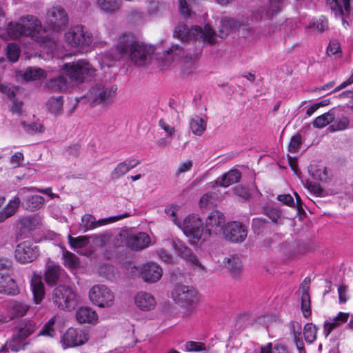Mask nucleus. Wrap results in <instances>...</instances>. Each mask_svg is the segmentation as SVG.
I'll use <instances>...</instances> for the list:
<instances>
[{
	"instance_id": "obj_1",
	"label": "nucleus",
	"mask_w": 353,
	"mask_h": 353,
	"mask_svg": "<svg viewBox=\"0 0 353 353\" xmlns=\"http://www.w3.org/2000/svg\"><path fill=\"white\" fill-rule=\"evenodd\" d=\"M119 58L131 61L137 66L145 65L154 52V49L137 39L132 34H123L115 46Z\"/></svg>"
},
{
	"instance_id": "obj_2",
	"label": "nucleus",
	"mask_w": 353,
	"mask_h": 353,
	"mask_svg": "<svg viewBox=\"0 0 353 353\" xmlns=\"http://www.w3.org/2000/svg\"><path fill=\"white\" fill-rule=\"evenodd\" d=\"M7 32L11 39H16L23 36L30 37L33 40L49 46L52 52L56 46L54 40H52L42 28L40 21L35 17L28 15L21 17L18 22H10L7 27Z\"/></svg>"
},
{
	"instance_id": "obj_3",
	"label": "nucleus",
	"mask_w": 353,
	"mask_h": 353,
	"mask_svg": "<svg viewBox=\"0 0 353 353\" xmlns=\"http://www.w3.org/2000/svg\"><path fill=\"white\" fill-rule=\"evenodd\" d=\"M174 35L183 41L200 39L210 44L216 43L215 32L208 24L203 27L195 26L190 29L187 25L180 23L175 28Z\"/></svg>"
},
{
	"instance_id": "obj_4",
	"label": "nucleus",
	"mask_w": 353,
	"mask_h": 353,
	"mask_svg": "<svg viewBox=\"0 0 353 353\" xmlns=\"http://www.w3.org/2000/svg\"><path fill=\"white\" fill-rule=\"evenodd\" d=\"M172 221L179 228H181L184 234L190 239L192 244H196L199 241H204L205 229L202 220L195 214L188 216L183 222L178 221L175 218V212L171 213Z\"/></svg>"
},
{
	"instance_id": "obj_5",
	"label": "nucleus",
	"mask_w": 353,
	"mask_h": 353,
	"mask_svg": "<svg viewBox=\"0 0 353 353\" xmlns=\"http://www.w3.org/2000/svg\"><path fill=\"white\" fill-rule=\"evenodd\" d=\"M117 87L108 83H99L92 86L87 93L85 98L92 106L103 105L112 103L116 97Z\"/></svg>"
},
{
	"instance_id": "obj_6",
	"label": "nucleus",
	"mask_w": 353,
	"mask_h": 353,
	"mask_svg": "<svg viewBox=\"0 0 353 353\" xmlns=\"http://www.w3.org/2000/svg\"><path fill=\"white\" fill-rule=\"evenodd\" d=\"M51 300L57 307L66 311L74 310L78 304L77 294L72 288L63 285L53 289Z\"/></svg>"
},
{
	"instance_id": "obj_7",
	"label": "nucleus",
	"mask_w": 353,
	"mask_h": 353,
	"mask_svg": "<svg viewBox=\"0 0 353 353\" xmlns=\"http://www.w3.org/2000/svg\"><path fill=\"white\" fill-rule=\"evenodd\" d=\"M172 298L175 303L190 313L199 302L197 292L191 286L176 285L172 291Z\"/></svg>"
},
{
	"instance_id": "obj_8",
	"label": "nucleus",
	"mask_w": 353,
	"mask_h": 353,
	"mask_svg": "<svg viewBox=\"0 0 353 353\" xmlns=\"http://www.w3.org/2000/svg\"><path fill=\"white\" fill-rule=\"evenodd\" d=\"M63 70L68 78L74 82H82L85 78L93 77L95 72L92 65L83 59L64 64Z\"/></svg>"
},
{
	"instance_id": "obj_9",
	"label": "nucleus",
	"mask_w": 353,
	"mask_h": 353,
	"mask_svg": "<svg viewBox=\"0 0 353 353\" xmlns=\"http://www.w3.org/2000/svg\"><path fill=\"white\" fill-rule=\"evenodd\" d=\"M37 327L33 321H22L15 327L10 347L13 352H18L26 345L25 339L34 332Z\"/></svg>"
},
{
	"instance_id": "obj_10",
	"label": "nucleus",
	"mask_w": 353,
	"mask_h": 353,
	"mask_svg": "<svg viewBox=\"0 0 353 353\" xmlns=\"http://www.w3.org/2000/svg\"><path fill=\"white\" fill-rule=\"evenodd\" d=\"M65 39L71 47L79 48L89 46L93 41L92 33L81 25L72 27L65 34Z\"/></svg>"
},
{
	"instance_id": "obj_11",
	"label": "nucleus",
	"mask_w": 353,
	"mask_h": 353,
	"mask_svg": "<svg viewBox=\"0 0 353 353\" xmlns=\"http://www.w3.org/2000/svg\"><path fill=\"white\" fill-rule=\"evenodd\" d=\"M90 301L95 305L101 307H110L114 302V294L103 284L92 286L88 293Z\"/></svg>"
},
{
	"instance_id": "obj_12",
	"label": "nucleus",
	"mask_w": 353,
	"mask_h": 353,
	"mask_svg": "<svg viewBox=\"0 0 353 353\" xmlns=\"http://www.w3.org/2000/svg\"><path fill=\"white\" fill-rule=\"evenodd\" d=\"M37 188H22L18 191V196L21 199V205L23 208L30 212L39 210L44 204L43 196L33 194Z\"/></svg>"
},
{
	"instance_id": "obj_13",
	"label": "nucleus",
	"mask_w": 353,
	"mask_h": 353,
	"mask_svg": "<svg viewBox=\"0 0 353 353\" xmlns=\"http://www.w3.org/2000/svg\"><path fill=\"white\" fill-rule=\"evenodd\" d=\"M129 216L130 214L128 213H124L121 215L97 220L93 215L90 214H85L81 216V222L79 225V230L86 232L102 225L128 217Z\"/></svg>"
},
{
	"instance_id": "obj_14",
	"label": "nucleus",
	"mask_w": 353,
	"mask_h": 353,
	"mask_svg": "<svg viewBox=\"0 0 353 353\" xmlns=\"http://www.w3.org/2000/svg\"><path fill=\"white\" fill-rule=\"evenodd\" d=\"M39 255L38 246L30 241L19 243L14 250V257L21 263H30Z\"/></svg>"
},
{
	"instance_id": "obj_15",
	"label": "nucleus",
	"mask_w": 353,
	"mask_h": 353,
	"mask_svg": "<svg viewBox=\"0 0 353 353\" xmlns=\"http://www.w3.org/2000/svg\"><path fill=\"white\" fill-rule=\"evenodd\" d=\"M225 222V216L221 212L212 211L205 220L204 241L207 240L210 236L219 233L223 230Z\"/></svg>"
},
{
	"instance_id": "obj_16",
	"label": "nucleus",
	"mask_w": 353,
	"mask_h": 353,
	"mask_svg": "<svg viewBox=\"0 0 353 353\" xmlns=\"http://www.w3.org/2000/svg\"><path fill=\"white\" fill-rule=\"evenodd\" d=\"M88 341V335L87 332L73 327L69 328L61 339L64 349L83 345Z\"/></svg>"
},
{
	"instance_id": "obj_17",
	"label": "nucleus",
	"mask_w": 353,
	"mask_h": 353,
	"mask_svg": "<svg viewBox=\"0 0 353 353\" xmlns=\"http://www.w3.org/2000/svg\"><path fill=\"white\" fill-rule=\"evenodd\" d=\"M46 21L52 30L59 31L67 24L68 15L61 7L54 6L48 11Z\"/></svg>"
},
{
	"instance_id": "obj_18",
	"label": "nucleus",
	"mask_w": 353,
	"mask_h": 353,
	"mask_svg": "<svg viewBox=\"0 0 353 353\" xmlns=\"http://www.w3.org/2000/svg\"><path fill=\"white\" fill-rule=\"evenodd\" d=\"M223 234L225 238L231 242H242L247 237L248 230L241 222L232 221L225 226Z\"/></svg>"
},
{
	"instance_id": "obj_19",
	"label": "nucleus",
	"mask_w": 353,
	"mask_h": 353,
	"mask_svg": "<svg viewBox=\"0 0 353 353\" xmlns=\"http://www.w3.org/2000/svg\"><path fill=\"white\" fill-rule=\"evenodd\" d=\"M162 274V268L156 263H147L141 268V277L147 283H153L157 282L161 278Z\"/></svg>"
},
{
	"instance_id": "obj_20",
	"label": "nucleus",
	"mask_w": 353,
	"mask_h": 353,
	"mask_svg": "<svg viewBox=\"0 0 353 353\" xmlns=\"http://www.w3.org/2000/svg\"><path fill=\"white\" fill-rule=\"evenodd\" d=\"M136 306L142 311H150L155 308L157 301L154 296L147 292H139L134 296Z\"/></svg>"
},
{
	"instance_id": "obj_21",
	"label": "nucleus",
	"mask_w": 353,
	"mask_h": 353,
	"mask_svg": "<svg viewBox=\"0 0 353 353\" xmlns=\"http://www.w3.org/2000/svg\"><path fill=\"white\" fill-rule=\"evenodd\" d=\"M287 0H268L266 6L260 10V17L265 20H271L283 8Z\"/></svg>"
},
{
	"instance_id": "obj_22",
	"label": "nucleus",
	"mask_w": 353,
	"mask_h": 353,
	"mask_svg": "<svg viewBox=\"0 0 353 353\" xmlns=\"http://www.w3.org/2000/svg\"><path fill=\"white\" fill-rule=\"evenodd\" d=\"M140 164L135 159H128L118 163L110 173L112 179H118L125 175L130 170Z\"/></svg>"
},
{
	"instance_id": "obj_23",
	"label": "nucleus",
	"mask_w": 353,
	"mask_h": 353,
	"mask_svg": "<svg viewBox=\"0 0 353 353\" xmlns=\"http://www.w3.org/2000/svg\"><path fill=\"white\" fill-rule=\"evenodd\" d=\"M76 319L80 323L95 324L98 321L96 312L89 307H81L76 312Z\"/></svg>"
},
{
	"instance_id": "obj_24",
	"label": "nucleus",
	"mask_w": 353,
	"mask_h": 353,
	"mask_svg": "<svg viewBox=\"0 0 353 353\" xmlns=\"http://www.w3.org/2000/svg\"><path fill=\"white\" fill-rule=\"evenodd\" d=\"M0 293L9 295H15L19 293L15 281L8 274L0 273Z\"/></svg>"
},
{
	"instance_id": "obj_25",
	"label": "nucleus",
	"mask_w": 353,
	"mask_h": 353,
	"mask_svg": "<svg viewBox=\"0 0 353 353\" xmlns=\"http://www.w3.org/2000/svg\"><path fill=\"white\" fill-rule=\"evenodd\" d=\"M240 23L236 19L228 16H223L221 19V28L219 30V34H216L221 39L225 38L230 32L239 27Z\"/></svg>"
},
{
	"instance_id": "obj_26",
	"label": "nucleus",
	"mask_w": 353,
	"mask_h": 353,
	"mask_svg": "<svg viewBox=\"0 0 353 353\" xmlns=\"http://www.w3.org/2000/svg\"><path fill=\"white\" fill-rule=\"evenodd\" d=\"M128 243L134 250L145 249L150 243V237L145 232H139L137 234L130 236L128 240Z\"/></svg>"
},
{
	"instance_id": "obj_27",
	"label": "nucleus",
	"mask_w": 353,
	"mask_h": 353,
	"mask_svg": "<svg viewBox=\"0 0 353 353\" xmlns=\"http://www.w3.org/2000/svg\"><path fill=\"white\" fill-rule=\"evenodd\" d=\"M350 316V313L340 312L331 321H326L323 330L325 336H327L333 330L347 323Z\"/></svg>"
},
{
	"instance_id": "obj_28",
	"label": "nucleus",
	"mask_w": 353,
	"mask_h": 353,
	"mask_svg": "<svg viewBox=\"0 0 353 353\" xmlns=\"http://www.w3.org/2000/svg\"><path fill=\"white\" fill-rule=\"evenodd\" d=\"M241 174L236 169L230 170L221 176L217 178L215 181V185H219L222 187H228L230 185L239 182L241 179Z\"/></svg>"
},
{
	"instance_id": "obj_29",
	"label": "nucleus",
	"mask_w": 353,
	"mask_h": 353,
	"mask_svg": "<svg viewBox=\"0 0 353 353\" xmlns=\"http://www.w3.org/2000/svg\"><path fill=\"white\" fill-rule=\"evenodd\" d=\"M29 309L30 305L21 301H10L7 306V310L11 318L23 316L26 314Z\"/></svg>"
},
{
	"instance_id": "obj_30",
	"label": "nucleus",
	"mask_w": 353,
	"mask_h": 353,
	"mask_svg": "<svg viewBox=\"0 0 353 353\" xmlns=\"http://www.w3.org/2000/svg\"><path fill=\"white\" fill-rule=\"evenodd\" d=\"M30 285L34 301L36 304H39L43 300L45 294L44 285L41 278L36 275L34 276L31 279Z\"/></svg>"
},
{
	"instance_id": "obj_31",
	"label": "nucleus",
	"mask_w": 353,
	"mask_h": 353,
	"mask_svg": "<svg viewBox=\"0 0 353 353\" xmlns=\"http://www.w3.org/2000/svg\"><path fill=\"white\" fill-rule=\"evenodd\" d=\"M200 52L187 54L183 59V72L188 74L193 73L197 68V60L199 57Z\"/></svg>"
},
{
	"instance_id": "obj_32",
	"label": "nucleus",
	"mask_w": 353,
	"mask_h": 353,
	"mask_svg": "<svg viewBox=\"0 0 353 353\" xmlns=\"http://www.w3.org/2000/svg\"><path fill=\"white\" fill-rule=\"evenodd\" d=\"M63 97H52L46 103V108L54 115H59L63 112Z\"/></svg>"
},
{
	"instance_id": "obj_33",
	"label": "nucleus",
	"mask_w": 353,
	"mask_h": 353,
	"mask_svg": "<svg viewBox=\"0 0 353 353\" xmlns=\"http://www.w3.org/2000/svg\"><path fill=\"white\" fill-rule=\"evenodd\" d=\"M21 76L26 81H34L46 77V72L39 68L29 67L25 71L21 72Z\"/></svg>"
},
{
	"instance_id": "obj_34",
	"label": "nucleus",
	"mask_w": 353,
	"mask_h": 353,
	"mask_svg": "<svg viewBox=\"0 0 353 353\" xmlns=\"http://www.w3.org/2000/svg\"><path fill=\"white\" fill-rule=\"evenodd\" d=\"M223 263L234 276L239 275L241 269V261L239 256H230L224 259Z\"/></svg>"
},
{
	"instance_id": "obj_35",
	"label": "nucleus",
	"mask_w": 353,
	"mask_h": 353,
	"mask_svg": "<svg viewBox=\"0 0 353 353\" xmlns=\"http://www.w3.org/2000/svg\"><path fill=\"white\" fill-rule=\"evenodd\" d=\"M335 118L334 109L317 117L312 122V125L316 128H323L332 123Z\"/></svg>"
},
{
	"instance_id": "obj_36",
	"label": "nucleus",
	"mask_w": 353,
	"mask_h": 353,
	"mask_svg": "<svg viewBox=\"0 0 353 353\" xmlns=\"http://www.w3.org/2000/svg\"><path fill=\"white\" fill-rule=\"evenodd\" d=\"M20 223L23 228L29 231H33L40 227L41 219L39 215L34 214L22 218Z\"/></svg>"
},
{
	"instance_id": "obj_37",
	"label": "nucleus",
	"mask_w": 353,
	"mask_h": 353,
	"mask_svg": "<svg viewBox=\"0 0 353 353\" xmlns=\"http://www.w3.org/2000/svg\"><path fill=\"white\" fill-rule=\"evenodd\" d=\"M190 127L193 134L201 136L206 130L207 122L203 118L195 116L190 119Z\"/></svg>"
},
{
	"instance_id": "obj_38",
	"label": "nucleus",
	"mask_w": 353,
	"mask_h": 353,
	"mask_svg": "<svg viewBox=\"0 0 353 353\" xmlns=\"http://www.w3.org/2000/svg\"><path fill=\"white\" fill-rule=\"evenodd\" d=\"M61 269L57 265H48L46 271V281L48 285L55 284L59 278Z\"/></svg>"
},
{
	"instance_id": "obj_39",
	"label": "nucleus",
	"mask_w": 353,
	"mask_h": 353,
	"mask_svg": "<svg viewBox=\"0 0 353 353\" xmlns=\"http://www.w3.org/2000/svg\"><path fill=\"white\" fill-rule=\"evenodd\" d=\"M350 119L346 116L335 117L332 123L329 126L328 130L330 132L343 131L350 127Z\"/></svg>"
},
{
	"instance_id": "obj_40",
	"label": "nucleus",
	"mask_w": 353,
	"mask_h": 353,
	"mask_svg": "<svg viewBox=\"0 0 353 353\" xmlns=\"http://www.w3.org/2000/svg\"><path fill=\"white\" fill-rule=\"evenodd\" d=\"M67 80L62 75L51 79L46 84L49 89L54 91L61 90L66 87Z\"/></svg>"
},
{
	"instance_id": "obj_41",
	"label": "nucleus",
	"mask_w": 353,
	"mask_h": 353,
	"mask_svg": "<svg viewBox=\"0 0 353 353\" xmlns=\"http://www.w3.org/2000/svg\"><path fill=\"white\" fill-rule=\"evenodd\" d=\"M119 0H97L100 8L105 12H114L119 8Z\"/></svg>"
},
{
	"instance_id": "obj_42",
	"label": "nucleus",
	"mask_w": 353,
	"mask_h": 353,
	"mask_svg": "<svg viewBox=\"0 0 353 353\" xmlns=\"http://www.w3.org/2000/svg\"><path fill=\"white\" fill-rule=\"evenodd\" d=\"M21 200L19 196H15L2 209L5 214L8 216V218L12 216L17 212Z\"/></svg>"
},
{
	"instance_id": "obj_43",
	"label": "nucleus",
	"mask_w": 353,
	"mask_h": 353,
	"mask_svg": "<svg viewBox=\"0 0 353 353\" xmlns=\"http://www.w3.org/2000/svg\"><path fill=\"white\" fill-rule=\"evenodd\" d=\"M317 327L312 323H307L304 326L303 334L305 340L309 343H312L316 339Z\"/></svg>"
},
{
	"instance_id": "obj_44",
	"label": "nucleus",
	"mask_w": 353,
	"mask_h": 353,
	"mask_svg": "<svg viewBox=\"0 0 353 353\" xmlns=\"http://www.w3.org/2000/svg\"><path fill=\"white\" fill-rule=\"evenodd\" d=\"M172 245L179 254L186 261L194 254L190 248L180 241H173Z\"/></svg>"
},
{
	"instance_id": "obj_45",
	"label": "nucleus",
	"mask_w": 353,
	"mask_h": 353,
	"mask_svg": "<svg viewBox=\"0 0 353 353\" xmlns=\"http://www.w3.org/2000/svg\"><path fill=\"white\" fill-rule=\"evenodd\" d=\"M89 237L85 236H80L78 237H72L71 235H68V241L72 248H83L89 243Z\"/></svg>"
},
{
	"instance_id": "obj_46",
	"label": "nucleus",
	"mask_w": 353,
	"mask_h": 353,
	"mask_svg": "<svg viewBox=\"0 0 353 353\" xmlns=\"http://www.w3.org/2000/svg\"><path fill=\"white\" fill-rule=\"evenodd\" d=\"M55 318H51L42 327L37 336H44L52 338L55 335V330L54 325L55 323Z\"/></svg>"
},
{
	"instance_id": "obj_47",
	"label": "nucleus",
	"mask_w": 353,
	"mask_h": 353,
	"mask_svg": "<svg viewBox=\"0 0 353 353\" xmlns=\"http://www.w3.org/2000/svg\"><path fill=\"white\" fill-rule=\"evenodd\" d=\"M260 353H290V352L283 345L277 344L273 346L271 343H269L261 347Z\"/></svg>"
},
{
	"instance_id": "obj_48",
	"label": "nucleus",
	"mask_w": 353,
	"mask_h": 353,
	"mask_svg": "<svg viewBox=\"0 0 353 353\" xmlns=\"http://www.w3.org/2000/svg\"><path fill=\"white\" fill-rule=\"evenodd\" d=\"M21 50L15 43H9L7 46L6 56L9 61L16 62L20 56Z\"/></svg>"
},
{
	"instance_id": "obj_49",
	"label": "nucleus",
	"mask_w": 353,
	"mask_h": 353,
	"mask_svg": "<svg viewBox=\"0 0 353 353\" xmlns=\"http://www.w3.org/2000/svg\"><path fill=\"white\" fill-rule=\"evenodd\" d=\"M63 258L64 260V265L65 266L70 268H76L79 266V259L74 254L65 251L63 252Z\"/></svg>"
},
{
	"instance_id": "obj_50",
	"label": "nucleus",
	"mask_w": 353,
	"mask_h": 353,
	"mask_svg": "<svg viewBox=\"0 0 353 353\" xmlns=\"http://www.w3.org/2000/svg\"><path fill=\"white\" fill-rule=\"evenodd\" d=\"M185 349L188 352H203V353H207L208 351L205 343L192 341L186 342Z\"/></svg>"
},
{
	"instance_id": "obj_51",
	"label": "nucleus",
	"mask_w": 353,
	"mask_h": 353,
	"mask_svg": "<svg viewBox=\"0 0 353 353\" xmlns=\"http://www.w3.org/2000/svg\"><path fill=\"white\" fill-rule=\"evenodd\" d=\"M301 310L305 317L311 314L310 296L307 290L303 292L301 296Z\"/></svg>"
},
{
	"instance_id": "obj_52",
	"label": "nucleus",
	"mask_w": 353,
	"mask_h": 353,
	"mask_svg": "<svg viewBox=\"0 0 353 353\" xmlns=\"http://www.w3.org/2000/svg\"><path fill=\"white\" fill-rule=\"evenodd\" d=\"M110 234L108 232H104L97 235H92L89 236L91 239L94 244L97 246L103 247L110 241Z\"/></svg>"
},
{
	"instance_id": "obj_53",
	"label": "nucleus",
	"mask_w": 353,
	"mask_h": 353,
	"mask_svg": "<svg viewBox=\"0 0 353 353\" xmlns=\"http://www.w3.org/2000/svg\"><path fill=\"white\" fill-rule=\"evenodd\" d=\"M22 126L24 130L30 134L42 132L44 131V126L41 123H32L30 124H26L25 123H22Z\"/></svg>"
},
{
	"instance_id": "obj_54",
	"label": "nucleus",
	"mask_w": 353,
	"mask_h": 353,
	"mask_svg": "<svg viewBox=\"0 0 353 353\" xmlns=\"http://www.w3.org/2000/svg\"><path fill=\"white\" fill-rule=\"evenodd\" d=\"M214 195L208 192L203 195L199 201L200 207L202 208H210L214 205Z\"/></svg>"
},
{
	"instance_id": "obj_55",
	"label": "nucleus",
	"mask_w": 353,
	"mask_h": 353,
	"mask_svg": "<svg viewBox=\"0 0 353 353\" xmlns=\"http://www.w3.org/2000/svg\"><path fill=\"white\" fill-rule=\"evenodd\" d=\"M311 176L317 180L321 181H326L327 178L326 168H323L322 169H316V170H313L312 168L309 170Z\"/></svg>"
},
{
	"instance_id": "obj_56",
	"label": "nucleus",
	"mask_w": 353,
	"mask_h": 353,
	"mask_svg": "<svg viewBox=\"0 0 353 353\" xmlns=\"http://www.w3.org/2000/svg\"><path fill=\"white\" fill-rule=\"evenodd\" d=\"M317 32H323L327 27V21L324 17H321L313 22L312 25H309L307 28H312Z\"/></svg>"
},
{
	"instance_id": "obj_57",
	"label": "nucleus",
	"mask_w": 353,
	"mask_h": 353,
	"mask_svg": "<svg viewBox=\"0 0 353 353\" xmlns=\"http://www.w3.org/2000/svg\"><path fill=\"white\" fill-rule=\"evenodd\" d=\"M168 56H170L173 59L181 58L184 55V50L178 45L172 46L168 51Z\"/></svg>"
},
{
	"instance_id": "obj_58",
	"label": "nucleus",
	"mask_w": 353,
	"mask_h": 353,
	"mask_svg": "<svg viewBox=\"0 0 353 353\" xmlns=\"http://www.w3.org/2000/svg\"><path fill=\"white\" fill-rule=\"evenodd\" d=\"M159 125L165 131L168 137H172L175 134V128L169 125L164 119L159 121Z\"/></svg>"
},
{
	"instance_id": "obj_59",
	"label": "nucleus",
	"mask_w": 353,
	"mask_h": 353,
	"mask_svg": "<svg viewBox=\"0 0 353 353\" xmlns=\"http://www.w3.org/2000/svg\"><path fill=\"white\" fill-rule=\"evenodd\" d=\"M266 215L273 221L277 222L281 218V213L279 210L274 208H268L265 210Z\"/></svg>"
},
{
	"instance_id": "obj_60",
	"label": "nucleus",
	"mask_w": 353,
	"mask_h": 353,
	"mask_svg": "<svg viewBox=\"0 0 353 353\" xmlns=\"http://www.w3.org/2000/svg\"><path fill=\"white\" fill-rule=\"evenodd\" d=\"M301 143V137L299 134L293 136L289 144V150L291 152H296Z\"/></svg>"
},
{
	"instance_id": "obj_61",
	"label": "nucleus",
	"mask_w": 353,
	"mask_h": 353,
	"mask_svg": "<svg viewBox=\"0 0 353 353\" xmlns=\"http://www.w3.org/2000/svg\"><path fill=\"white\" fill-rule=\"evenodd\" d=\"M340 44L336 40L330 41L329 46L327 48V53L329 55L331 54H336L338 52H340Z\"/></svg>"
},
{
	"instance_id": "obj_62",
	"label": "nucleus",
	"mask_w": 353,
	"mask_h": 353,
	"mask_svg": "<svg viewBox=\"0 0 353 353\" xmlns=\"http://www.w3.org/2000/svg\"><path fill=\"white\" fill-rule=\"evenodd\" d=\"M179 12L184 17L190 16L191 12L186 0H179Z\"/></svg>"
},
{
	"instance_id": "obj_63",
	"label": "nucleus",
	"mask_w": 353,
	"mask_h": 353,
	"mask_svg": "<svg viewBox=\"0 0 353 353\" xmlns=\"http://www.w3.org/2000/svg\"><path fill=\"white\" fill-rule=\"evenodd\" d=\"M339 299L340 303H345L348 300L347 287L345 285H339L338 288Z\"/></svg>"
},
{
	"instance_id": "obj_64",
	"label": "nucleus",
	"mask_w": 353,
	"mask_h": 353,
	"mask_svg": "<svg viewBox=\"0 0 353 353\" xmlns=\"http://www.w3.org/2000/svg\"><path fill=\"white\" fill-rule=\"evenodd\" d=\"M277 199L282 203L288 206H294V201L293 197L290 194H280L278 195Z\"/></svg>"
}]
</instances>
